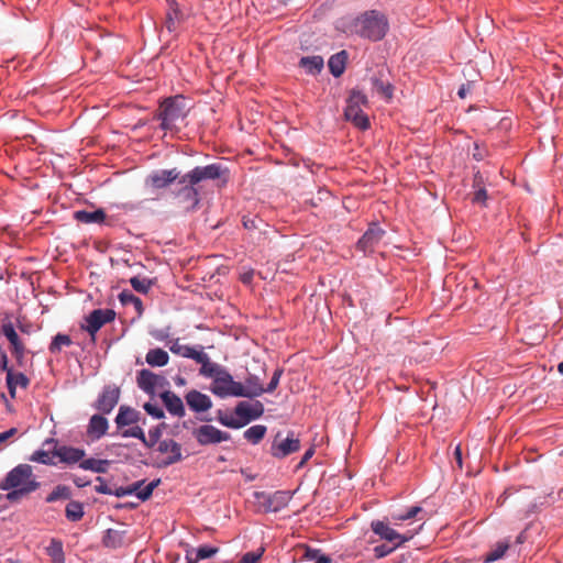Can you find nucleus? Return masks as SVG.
Segmentation results:
<instances>
[{
	"instance_id": "412c9836",
	"label": "nucleus",
	"mask_w": 563,
	"mask_h": 563,
	"mask_svg": "<svg viewBox=\"0 0 563 563\" xmlns=\"http://www.w3.org/2000/svg\"><path fill=\"white\" fill-rule=\"evenodd\" d=\"M109 429V421L104 415H92L87 426V435L91 441H98L107 434Z\"/></svg>"
},
{
	"instance_id": "4d7b16f0",
	"label": "nucleus",
	"mask_w": 563,
	"mask_h": 563,
	"mask_svg": "<svg viewBox=\"0 0 563 563\" xmlns=\"http://www.w3.org/2000/svg\"><path fill=\"white\" fill-rule=\"evenodd\" d=\"M25 352H26V350H25L23 342L20 344H16L14 346H11V353L16 362V365L20 367L24 366Z\"/></svg>"
},
{
	"instance_id": "dca6fc26",
	"label": "nucleus",
	"mask_w": 563,
	"mask_h": 563,
	"mask_svg": "<svg viewBox=\"0 0 563 563\" xmlns=\"http://www.w3.org/2000/svg\"><path fill=\"white\" fill-rule=\"evenodd\" d=\"M385 233L386 231L377 222L369 223L367 230L358 239L356 249L364 254L373 253Z\"/></svg>"
},
{
	"instance_id": "f3484780",
	"label": "nucleus",
	"mask_w": 563,
	"mask_h": 563,
	"mask_svg": "<svg viewBox=\"0 0 563 563\" xmlns=\"http://www.w3.org/2000/svg\"><path fill=\"white\" fill-rule=\"evenodd\" d=\"M156 445L157 452L165 454V457L156 464L157 467H168L183 460L181 445L174 439H163Z\"/></svg>"
},
{
	"instance_id": "20e7f679",
	"label": "nucleus",
	"mask_w": 563,
	"mask_h": 563,
	"mask_svg": "<svg viewBox=\"0 0 563 563\" xmlns=\"http://www.w3.org/2000/svg\"><path fill=\"white\" fill-rule=\"evenodd\" d=\"M368 104L367 96L360 89L353 88L350 90L344 108V117L347 121L352 122L354 126L360 130L369 129L368 115L363 111V107Z\"/></svg>"
},
{
	"instance_id": "f257e3e1",
	"label": "nucleus",
	"mask_w": 563,
	"mask_h": 563,
	"mask_svg": "<svg viewBox=\"0 0 563 563\" xmlns=\"http://www.w3.org/2000/svg\"><path fill=\"white\" fill-rule=\"evenodd\" d=\"M389 31V21L385 13L378 10H367L353 19L350 32L369 42L382 41Z\"/></svg>"
},
{
	"instance_id": "72a5a7b5",
	"label": "nucleus",
	"mask_w": 563,
	"mask_h": 563,
	"mask_svg": "<svg viewBox=\"0 0 563 563\" xmlns=\"http://www.w3.org/2000/svg\"><path fill=\"white\" fill-rule=\"evenodd\" d=\"M199 349L195 347V346H189V345H184V344H180L179 343V340L176 339L170 345H169V351L173 353V354H176V355H180L183 357H186V358H190V360H194L196 361L200 354L202 353V347L201 346H198Z\"/></svg>"
},
{
	"instance_id": "473e14b6",
	"label": "nucleus",
	"mask_w": 563,
	"mask_h": 563,
	"mask_svg": "<svg viewBox=\"0 0 563 563\" xmlns=\"http://www.w3.org/2000/svg\"><path fill=\"white\" fill-rule=\"evenodd\" d=\"M110 464L111 461L107 459L88 457L82 459V461L79 464V468L84 471H90L97 474H104L108 472Z\"/></svg>"
},
{
	"instance_id": "b1692460",
	"label": "nucleus",
	"mask_w": 563,
	"mask_h": 563,
	"mask_svg": "<svg viewBox=\"0 0 563 563\" xmlns=\"http://www.w3.org/2000/svg\"><path fill=\"white\" fill-rule=\"evenodd\" d=\"M473 197L472 203L479 207H487L488 194L485 188L484 176L479 170L473 175Z\"/></svg>"
},
{
	"instance_id": "a211bd4d",
	"label": "nucleus",
	"mask_w": 563,
	"mask_h": 563,
	"mask_svg": "<svg viewBox=\"0 0 563 563\" xmlns=\"http://www.w3.org/2000/svg\"><path fill=\"white\" fill-rule=\"evenodd\" d=\"M136 382L139 388L150 396L156 395L157 386L168 385L164 376L157 375L147 368H143L137 373Z\"/></svg>"
},
{
	"instance_id": "7c9ffc66",
	"label": "nucleus",
	"mask_w": 563,
	"mask_h": 563,
	"mask_svg": "<svg viewBox=\"0 0 563 563\" xmlns=\"http://www.w3.org/2000/svg\"><path fill=\"white\" fill-rule=\"evenodd\" d=\"M195 362L201 365L199 369L200 375L208 378L213 379L224 369L220 364L211 362L209 355L203 351Z\"/></svg>"
},
{
	"instance_id": "a878e982",
	"label": "nucleus",
	"mask_w": 563,
	"mask_h": 563,
	"mask_svg": "<svg viewBox=\"0 0 563 563\" xmlns=\"http://www.w3.org/2000/svg\"><path fill=\"white\" fill-rule=\"evenodd\" d=\"M266 393L261 378L255 374H249L245 378V386L240 397L253 399Z\"/></svg>"
},
{
	"instance_id": "c756f323",
	"label": "nucleus",
	"mask_w": 563,
	"mask_h": 563,
	"mask_svg": "<svg viewBox=\"0 0 563 563\" xmlns=\"http://www.w3.org/2000/svg\"><path fill=\"white\" fill-rule=\"evenodd\" d=\"M347 59L349 53L345 49H342L330 56L328 60V67L334 78H339L343 75L346 68Z\"/></svg>"
},
{
	"instance_id": "2eb2a0df",
	"label": "nucleus",
	"mask_w": 563,
	"mask_h": 563,
	"mask_svg": "<svg viewBox=\"0 0 563 563\" xmlns=\"http://www.w3.org/2000/svg\"><path fill=\"white\" fill-rule=\"evenodd\" d=\"M180 187L174 191V196L185 203L188 212L196 211L200 207L201 196L198 185L192 183H178Z\"/></svg>"
},
{
	"instance_id": "8fccbe9b",
	"label": "nucleus",
	"mask_w": 563,
	"mask_h": 563,
	"mask_svg": "<svg viewBox=\"0 0 563 563\" xmlns=\"http://www.w3.org/2000/svg\"><path fill=\"white\" fill-rule=\"evenodd\" d=\"M155 280L150 278H140L139 276H133L130 278V284L132 288L143 295H146L151 287L154 285Z\"/></svg>"
},
{
	"instance_id": "0eeeda50",
	"label": "nucleus",
	"mask_w": 563,
	"mask_h": 563,
	"mask_svg": "<svg viewBox=\"0 0 563 563\" xmlns=\"http://www.w3.org/2000/svg\"><path fill=\"white\" fill-rule=\"evenodd\" d=\"M53 445L52 454L58 459V463L67 466L80 464L86 456V450L67 444H59L55 438H47L42 443V446Z\"/></svg>"
},
{
	"instance_id": "a18cd8bd",
	"label": "nucleus",
	"mask_w": 563,
	"mask_h": 563,
	"mask_svg": "<svg viewBox=\"0 0 563 563\" xmlns=\"http://www.w3.org/2000/svg\"><path fill=\"white\" fill-rule=\"evenodd\" d=\"M1 333L8 339L11 346L22 343L19 334L16 333L14 325L9 317H7L1 324Z\"/></svg>"
},
{
	"instance_id": "4c0bfd02",
	"label": "nucleus",
	"mask_w": 563,
	"mask_h": 563,
	"mask_svg": "<svg viewBox=\"0 0 563 563\" xmlns=\"http://www.w3.org/2000/svg\"><path fill=\"white\" fill-rule=\"evenodd\" d=\"M53 445L43 446L42 449L35 450L29 457V461L35 462L38 464L55 466L57 463L54 461L52 454Z\"/></svg>"
},
{
	"instance_id": "bb28decb",
	"label": "nucleus",
	"mask_w": 563,
	"mask_h": 563,
	"mask_svg": "<svg viewBox=\"0 0 563 563\" xmlns=\"http://www.w3.org/2000/svg\"><path fill=\"white\" fill-rule=\"evenodd\" d=\"M161 478H155L144 486L145 479H140L130 485L133 495H135L141 501L148 500L155 488L161 484Z\"/></svg>"
},
{
	"instance_id": "a19ab883",
	"label": "nucleus",
	"mask_w": 563,
	"mask_h": 563,
	"mask_svg": "<svg viewBox=\"0 0 563 563\" xmlns=\"http://www.w3.org/2000/svg\"><path fill=\"white\" fill-rule=\"evenodd\" d=\"M119 301L121 302L122 306H126V305H133L139 317H141L144 312V307H143V302L141 300V298H139L137 296H135L133 292H131L129 289H124L122 290L119 296Z\"/></svg>"
},
{
	"instance_id": "338daca9",
	"label": "nucleus",
	"mask_w": 563,
	"mask_h": 563,
	"mask_svg": "<svg viewBox=\"0 0 563 563\" xmlns=\"http://www.w3.org/2000/svg\"><path fill=\"white\" fill-rule=\"evenodd\" d=\"M322 556H328V555L323 554L320 549L306 547V551H305L306 559L313 560L314 562H318V559L322 558Z\"/></svg>"
},
{
	"instance_id": "603ef678",
	"label": "nucleus",
	"mask_w": 563,
	"mask_h": 563,
	"mask_svg": "<svg viewBox=\"0 0 563 563\" xmlns=\"http://www.w3.org/2000/svg\"><path fill=\"white\" fill-rule=\"evenodd\" d=\"M242 224L244 227V229L249 230V231H254V230H261V227L264 225V221L263 219H261L258 216H251V214H246V216H243L242 218Z\"/></svg>"
},
{
	"instance_id": "f704fd0d",
	"label": "nucleus",
	"mask_w": 563,
	"mask_h": 563,
	"mask_svg": "<svg viewBox=\"0 0 563 563\" xmlns=\"http://www.w3.org/2000/svg\"><path fill=\"white\" fill-rule=\"evenodd\" d=\"M126 531L109 528L104 531L102 544L109 549L121 548L124 543Z\"/></svg>"
},
{
	"instance_id": "aec40b11",
	"label": "nucleus",
	"mask_w": 563,
	"mask_h": 563,
	"mask_svg": "<svg viewBox=\"0 0 563 563\" xmlns=\"http://www.w3.org/2000/svg\"><path fill=\"white\" fill-rule=\"evenodd\" d=\"M159 398L167 410L174 417L183 418L186 415V408L183 399L172 390H164Z\"/></svg>"
},
{
	"instance_id": "79ce46f5",
	"label": "nucleus",
	"mask_w": 563,
	"mask_h": 563,
	"mask_svg": "<svg viewBox=\"0 0 563 563\" xmlns=\"http://www.w3.org/2000/svg\"><path fill=\"white\" fill-rule=\"evenodd\" d=\"M267 432V428L264 424H254L246 429L243 433V437L251 444H258L265 437Z\"/></svg>"
},
{
	"instance_id": "3c124183",
	"label": "nucleus",
	"mask_w": 563,
	"mask_h": 563,
	"mask_svg": "<svg viewBox=\"0 0 563 563\" xmlns=\"http://www.w3.org/2000/svg\"><path fill=\"white\" fill-rule=\"evenodd\" d=\"M508 548H509L508 541L498 542L496 544V547L490 552H488L486 554L484 562L492 563V562H495V561L501 559L505 555Z\"/></svg>"
},
{
	"instance_id": "09e8293b",
	"label": "nucleus",
	"mask_w": 563,
	"mask_h": 563,
	"mask_svg": "<svg viewBox=\"0 0 563 563\" xmlns=\"http://www.w3.org/2000/svg\"><path fill=\"white\" fill-rule=\"evenodd\" d=\"M165 428H166V423L165 422H161V423L156 424L155 427L151 428L148 430V435L146 437L145 446L148 448V449H152L156 444H158V442L162 441L161 437H162V433H163Z\"/></svg>"
},
{
	"instance_id": "9b49d317",
	"label": "nucleus",
	"mask_w": 563,
	"mask_h": 563,
	"mask_svg": "<svg viewBox=\"0 0 563 563\" xmlns=\"http://www.w3.org/2000/svg\"><path fill=\"white\" fill-rule=\"evenodd\" d=\"M181 176V172L176 167L170 169H156L146 176L144 186L152 190L165 189L174 183H180Z\"/></svg>"
},
{
	"instance_id": "e2e57ef3",
	"label": "nucleus",
	"mask_w": 563,
	"mask_h": 563,
	"mask_svg": "<svg viewBox=\"0 0 563 563\" xmlns=\"http://www.w3.org/2000/svg\"><path fill=\"white\" fill-rule=\"evenodd\" d=\"M264 553V549L261 548L257 551H250L243 554L240 563H257Z\"/></svg>"
},
{
	"instance_id": "9d476101",
	"label": "nucleus",
	"mask_w": 563,
	"mask_h": 563,
	"mask_svg": "<svg viewBox=\"0 0 563 563\" xmlns=\"http://www.w3.org/2000/svg\"><path fill=\"white\" fill-rule=\"evenodd\" d=\"M211 391L220 398L240 397L243 391V384L235 382L233 376L224 368L213 378Z\"/></svg>"
},
{
	"instance_id": "2f4dec72",
	"label": "nucleus",
	"mask_w": 563,
	"mask_h": 563,
	"mask_svg": "<svg viewBox=\"0 0 563 563\" xmlns=\"http://www.w3.org/2000/svg\"><path fill=\"white\" fill-rule=\"evenodd\" d=\"M106 212L102 208H98L93 211L77 210L74 212V219L77 222L90 224V223H103L106 221Z\"/></svg>"
},
{
	"instance_id": "4468645a",
	"label": "nucleus",
	"mask_w": 563,
	"mask_h": 563,
	"mask_svg": "<svg viewBox=\"0 0 563 563\" xmlns=\"http://www.w3.org/2000/svg\"><path fill=\"white\" fill-rule=\"evenodd\" d=\"M121 390L115 384H107L102 387L92 408L102 415H109L120 400Z\"/></svg>"
},
{
	"instance_id": "6e6d98bb",
	"label": "nucleus",
	"mask_w": 563,
	"mask_h": 563,
	"mask_svg": "<svg viewBox=\"0 0 563 563\" xmlns=\"http://www.w3.org/2000/svg\"><path fill=\"white\" fill-rule=\"evenodd\" d=\"M143 409L153 419L161 420L165 418L164 409L157 406L156 404L147 401L143 405Z\"/></svg>"
},
{
	"instance_id": "ddd939ff",
	"label": "nucleus",
	"mask_w": 563,
	"mask_h": 563,
	"mask_svg": "<svg viewBox=\"0 0 563 563\" xmlns=\"http://www.w3.org/2000/svg\"><path fill=\"white\" fill-rule=\"evenodd\" d=\"M115 319V311L113 309H95L85 317V323L81 329L87 331L91 336V341H96L97 332L107 323Z\"/></svg>"
},
{
	"instance_id": "052dcab7",
	"label": "nucleus",
	"mask_w": 563,
	"mask_h": 563,
	"mask_svg": "<svg viewBox=\"0 0 563 563\" xmlns=\"http://www.w3.org/2000/svg\"><path fill=\"white\" fill-rule=\"evenodd\" d=\"M487 156H488V150L485 146V144L479 143V142H474L472 157L477 162H482Z\"/></svg>"
},
{
	"instance_id": "58836bf2",
	"label": "nucleus",
	"mask_w": 563,
	"mask_h": 563,
	"mask_svg": "<svg viewBox=\"0 0 563 563\" xmlns=\"http://www.w3.org/2000/svg\"><path fill=\"white\" fill-rule=\"evenodd\" d=\"M85 516V507L81 501L69 499L65 507V517L70 522H78Z\"/></svg>"
},
{
	"instance_id": "0e129e2a",
	"label": "nucleus",
	"mask_w": 563,
	"mask_h": 563,
	"mask_svg": "<svg viewBox=\"0 0 563 563\" xmlns=\"http://www.w3.org/2000/svg\"><path fill=\"white\" fill-rule=\"evenodd\" d=\"M98 485L95 486V492L102 495H112V488L108 486L106 479L101 476L96 477Z\"/></svg>"
},
{
	"instance_id": "e433bc0d",
	"label": "nucleus",
	"mask_w": 563,
	"mask_h": 563,
	"mask_svg": "<svg viewBox=\"0 0 563 563\" xmlns=\"http://www.w3.org/2000/svg\"><path fill=\"white\" fill-rule=\"evenodd\" d=\"M145 361L152 367H163L168 364L169 355L165 350L155 347L148 350L145 355Z\"/></svg>"
},
{
	"instance_id": "49530a36",
	"label": "nucleus",
	"mask_w": 563,
	"mask_h": 563,
	"mask_svg": "<svg viewBox=\"0 0 563 563\" xmlns=\"http://www.w3.org/2000/svg\"><path fill=\"white\" fill-rule=\"evenodd\" d=\"M219 549L212 545H200L196 550L195 558H190L188 554L186 559L188 563H197L198 561L210 559L218 553Z\"/></svg>"
},
{
	"instance_id": "39448f33",
	"label": "nucleus",
	"mask_w": 563,
	"mask_h": 563,
	"mask_svg": "<svg viewBox=\"0 0 563 563\" xmlns=\"http://www.w3.org/2000/svg\"><path fill=\"white\" fill-rule=\"evenodd\" d=\"M29 483H34L36 485V490L41 486V483L33 474L32 466L30 464H19L9 471L5 477L0 482V489L11 490L12 488H22Z\"/></svg>"
},
{
	"instance_id": "864d4df0",
	"label": "nucleus",
	"mask_w": 563,
	"mask_h": 563,
	"mask_svg": "<svg viewBox=\"0 0 563 563\" xmlns=\"http://www.w3.org/2000/svg\"><path fill=\"white\" fill-rule=\"evenodd\" d=\"M36 490V485L34 483H29L25 487L22 488H12L11 490H7V498L9 500H14L21 496L29 495Z\"/></svg>"
},
{
	"instance_id": "ea45409f",
	"label": "nucleus",
	"mask_w": 563,
	"mask_h": 563,
	"mask_svg": "<svg viewBox=\"0 0 563 563\" xmlns=\"http://www.w3.org/2000/svg\"><path fill=\"white\" fill-rule=\"evenodd\" d=\"M73 497L71 488L64 484L56 485L45 497V503L53 504L58 500H69Z\"/></svg>"
},
{
	"instance_id": "5fc2aeb1",
	"label": "nucleus",
	"mask_w": 563,
	"mask_h": 563,
	"mask_svg": "<svg viewBox=\"0 0 563 563\" xmlns=\"http://www.w3.org/2000/svg\"><path fill=\"white\" fill-rule=\"evenodd\" d=\"M121 435L123 438H134V439H137L140 440L143 445L145 446V443H146V435H145V432L144 430L139 427V426H134V427H130L129 429H124L122 432H121Z\"/></svg>"
},
{
	"instance_id": "680f3d73",
	"label": "nucleus",
	"mask_w": 563,
	"mask_h": 563,
	"mask_svg": "<svg viewBox=\"0 0 563 563\" xmlns=\"http://www.w3.org/2000/svg\"><path fill=\"white\" fill-rule=\"evenodd\" d=\"M283 374H284V368H283V367H277V368L274 371V373H273V375H272V378H271L269 383H268V384H267V386L265 387L266 393H273V391L277 388V386H278V384H279V382H280V378H282Z\"/></svg>"
},
{
	"instance_id": "6ab92c4d",
	"label": "nucleus",
	"mask_w": 563,
	"mask_h": 563,
	"mask_svg": "<svg viewBox=\"0 0 563 563\" xmlns=\"http://www.w3.org/2000/svg\"><path fill=\"white\" fill-rule=\"evenodd\" d=\"M185 400L188 406V408L195 412V413H203L212 408V400L211 398L197 390L191 389L185 395Z\"/></svg>"
},
{
	"instance_id": "4be33fe9",
	"label": "nucleus",
	"mask_w": 563,
	"mask_h": 563,
	"mask_svg": "<svg viewBox=\"0 0 563 563\" xmlns=\"http://www.w3.org/2000/svg\"><path fill=\"white\" fill-rule=\"evenodd\" d=\"M167 4L165 27L168 33H175L177 24L185 21V14L180 9L177 0H165Z\"/></svg>"
},
{
	"instance_id": "de8ad7c7",
	"label": "nucleus",
	"mask_w": 563,
	"mask_h": 563,
	"mask_svg": "<svg viewBox=\"0 0 563 563\" xmlns=\"http://www.w3.org/2000/svg\"><path fill=\"white\" fill-rule=\"evenodd\" d=\"M73 344L71 338L68 334L57 333L48 345V351L52 354L59 353L63 346Z\"/></svg>"
},
{
	"instance_id": "c9c22d12",
	"label": "nucleus",
	"mask_w": 563,
	"mask_h": 563,
	"mask_svg": "<svg viewBox=\"0 0 563 563\" xmlns=\"http://www.w3.org/2000/svg\"><path fill=\"white\" fill-rule=\"evenodd\" d=\"M427 511L420 506H410L405 511L401 512H393L390 515L391 519L397 521H406L412 518H417L418 520L423 521L426 519Z\"/></svg>"
},
{
	"instance_id": "c03bdc74",
	"label": "nucleus",
	"mask_w": 563,
	"mask_h": 563,
	"mask_svg": "<svg viewBox=\"0 0 563 563\" xmlns=\"http://www.w3.org/2000/svg\"><path fill=\"white\" fill-rule=\"evenodd\" d=\"M372 89L384 96L386 99H391L394 93V87L389 81H385L377 76L369 78Z\"/></svg>"
},
{
	"instance_id": "5701e85b",
	"label": "nucleus",
	"mask_w": 563,
	"mask_h": 563,
	"mask_svg": "<svg viewBox=\"0 0 563 563\" xmlns=\"http://www.w3.org/2000/svg\"><path fill=\"white\" fill-rule=\"evenodd\" d=\"M235 421L232 424L236 426V430L244 428L254 420H257L251 402L240 401L234 408Z\"/></svg>"
},
{
	"instance_id": "1a4fd4ad",
	"label": "nucleus",
	"mask_w": 563,
	"mask_h": 563,
	"mask_svg": "<svg viewBox=\"0 0 563 563\" xmlns=\"http://www.w3.org/2000/svg\"><path fill=\"white\" fill-rule=\"evenodd\" d=\"M282 435V432H277L269 449L271 455L278 460L298 452L301 448L299 435L295 431H288L285 438Z\"/></svg>"
},
{
	"instance_id": "cd10ccee",
	"label": "nucleus",
	"mask_w": 563,
	"mask_h": 563,
	"mask_svg": "<svg viewBox=\"0 0 563 563\" xmlns=\"http://www.w3.org/2000/svg\"><path fill=\"white\" fill-rule=\"evenodd\" d=\"M5 383L10 397L15 398L16 387L20 386L26 389L30 385V379L24 373L12 369L7 373Z\"/></svg>"
},
{
	"instance_id": "774afa93",
	"label": "nucleus",
	"mask_w": 563,
	"mask_h": 563,
	"mask_svg": "<svg viewBox=\"0 0 563 563\" xmlns=\"http://www.w3.org/2000/svg\"><path fill=\"white\" fill-rule=\"evenodd\" d=\"M13 367L9 365V358L7 352L0 346V371L5 374L12 371Z\"/></svg>"
},
{
	"instance_id": "423d86ee",
	"label": "nucleus",
	"mask_w": 563,
	"mask_h": 563,
	"mask_svg": "<svg viewBox=\"0 0 563 563\" xmlns=\"http://www.w3.org/2000/svg\"><path fill=\"white\" fill-rule=\"evenodd\" d=\"M200 420L206 423L197 428H192L191 430V435L199 445H214L231 439V434L229 432L222 431L209 423L212 420L211 418L202 417Z\"/></svg>"
},
{
	"instance_id": "c85d7f7f",
	"label": "nucleus",
	"mask_w": 563,
	"mask_h": 563,
	"mask_svg": "<svg viewBox=\"0 0 563 563\" xmlns=\"http://www.w3.org/2000/svg\"><path fill=\"white\" fill-rule=\"evenodd\" d=\"M298 66L303 69L306 75L317 76L322 71L324 60L320 55L302 56L298 62Z\"/></svg>"
},
{
	"instance_id": "393cba45",
	"label": "nucleus",
	"mask_w": 563,
	"mask_h": 563,
	"mask_svg": "<svg viewBox=\"0 0 563 563\" xmlns=\"http://www.w3.org/2000/svg\"><path fill=\"white\" fill-rule=\"evenodd\" d=\"M141 420V412L136 409L122 405L119 408L114 422L118 429L137 423Z\"/></svg>"
},
{
	"instance_id": "13d9d810",
	"label": "nucleus",
	"mask_w": 563,
	"mask_h": 563,
	"mask_svg": "<svg viewBox=\"0 0 563 563\" xmlns=\"http://www.w3.org/2000/svg\"><path fill=\"white\" fill-rule=\"evenodd\" d=\"M398 548L399 547H396V544H394V543H393V545L383 543V544L376 545L373 549V552H374V555L376 559H383V558L391 554Z\"/></svg>"
},
{
	"instance_id": "7ed1b4c3",
	"label": "nucleus",
	"mask_w": 563,
	"mask_h": 563,
	"mask_svg": "<svg viewBox=\"0 0 563 563\" xmlns=\"http://www.w3.org/2000/svg\"><path fill=\"white\" fill-rule=\"evenodd\" d=\"M186 99L183 95L165 98L161 106L157 119L161 120L159 128L163 131H172L179 119L187 117Z\"/></svg>"
},
{
	"instance_id": "bf43d9fd",
	"label": "nucleus",
	"mask_w": 563,
	"mask_h": 563,
	"mask_svg": "<svg viewBox=\"0 0 563 563\" xmlns=\"http://www.w3.org/2000/svg\"><path fill=\"white\" fill-rule=\"evenodd\" d=\"M216 419H217V421L221 426H223L225 428H230V429L236 430V426L232 424V421H235V418L230 416V415H228L224 410L219 409L217 411V418Z\"/></svg>"
},
{
	"instance_id": "37998d69",
	"label": "nucleus",
	"mask_w": 563,
	"mask_h": 563,
	"mask_svg": "<svg viewBox=\"0 0 563 563\" xmlns=\"http://www.w3.org/2000/svg\"><path fill=\"white\" fill-rule=\"evenodd\" d=\"M45 550L52 562L62 563V561H65L64 545L59 539L53 538Z\"/></svg>"
},
{
	"instance_id": "f8f14e48",
	"label": "nucleus",
	"mask_w": 563,
	"mask_h": 563,
	"mask_svg": "<svg viewBox=\"0 0 563 563\" xmlns=\"http://www.w3.org/2000/svg\"><path fill=\"white\" fill-rule=\"evenodd\" d=\"M371 529L376 536L379 537L380 540L394 543L396 547H401L404 543L410 541L416 533H418V530L415 532L399 533L393 529L388 522L378 519L371 522Z\"/></svg>"
},
{
	"instance_id": "6e6552de",
	"label": "nucleus",
	"mask_w": 563,
	"mask_h": 563,
	"mask_svg": "<svg viewBox=\"0 0 563 563\" xmlns=\"http://www.w3.org/2000/svg\"><path fill=\"white\" fill-rule=\"evenodd\" d=\"M254 499L266 514L278 512L286 508L291 499V494L287 490H276L274 493L254 492Z\"/></svg>"
},
{
	"instance_id": "f03ea898",
	"label": "nucleus",
	"mask_w": 563,
	"mask_h": 563,
	"mask_svg": "<svg viewBox=\"0 0 563 563\" xmlns=\"http://www.w3.org/2000/svg\"><path fill=\"white\" fill-rule=\"evenodd\" d=\"M219 181V187H225L230 180V169L222 163H212L205 166H196L183 174L180 183L199 185L202 181Z\"/></svg>"
},
{
	"instance_id": "69168bd1",
	"label": "nucleus",
	"mask_w": 563,
	"mask_h": 563,
	"mask_svg": "<svg viewBox=\"0 0 563 563\" xmlns=\"http://www.w3.org/2000/svg\"><path fill=\"white\" fill-rule=\"evenodd\" d=\"M150 334L157 341H165L170 335V328L166 327L163 329H156L150 332Z\"/></svg>"
}]
</instances>
